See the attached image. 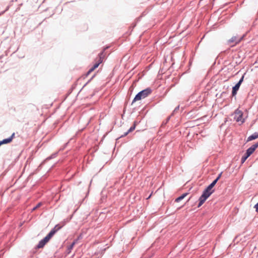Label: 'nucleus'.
Instances as JSON below:
<instances>
[{
    "label": "nucleus",
    "mask_w": 258,
    "mask_h": 258,
    "mask_svg": "<svg viewBox=\"0 0 258 258\" xmlns=\"http://www.w3.org/2000/svg\"><path fill=\"white\" fill-rule=\"evenodd\" d=\"M221 176V173L207 187V188L204 191L203 194L199 198V204L198 207H201L206 201V200L210 197V196L214 191L213 189V187L216 184L218 180L220 179Z\"/></svg>",
    "instance_id": "f257e3e1"
},
{
    "label": "nucleus",
    "mask_w": 258,
    "mask_h": 258,
    "mask_svg": "<svg viewBox=\"0 0 258 258\" xmlns=\"http://www.w3.org/2000/svg\"><path fill=\"white\" fill-rule=\"evenodd\" d=\"M56 226H55L53 229H52L51 231L49 233V234L39 242L37 246V248H41L43 247L45 244L49 241L50 238L53 236V235L55 234L57 230L59 228H58L57 229H56Z\"/></svg>",
    "instance_id": "f03ea898"
},
{
    "label": "nucleus",
    "mask_w": 258,
    "mask_h": 258,
    "mask_svg": "<svg viewBox=\"0 0 258 258\" xmlns=\"http://www.w3.org/2000/svg\"><path fill=\"white\" fill-rule=\"evenodd\" d=\"M152 92V90L150 88H147L144 90L138 93L134 98L132 103L137 101L141 100L142 99H144L148 96Z\"/></svg>",
    "instance_id": "7ed1b4c3"
},
{
    "label": "nucleus",
    "mask_w": 258,
    "mask_h": 258,
    "mask_svg": "<svg viewBox=\"0 0 258 258\" xmlns=\"http://www.w3.org/2000/svg\"><path fill=\"white\" fill-rule=\"evenodd\" d=\"M243 37L244 36L239 37L238 36H234L227 41V44L231 47L234 46L240 42L243 39Z\"/></svg>",
    "instance_id": "20e7f679"
},
{
    "label": "nucleus",
    "mask_w": 258,
    "mask_h": 258,
    "mask_svg": "<svg viewBox=\"0 0 258 258\" xmlns=\"http://www.w3.org/2000/svg\"><path fill=\"white\" fill-rule=\"evenodd\" d=\"M104 57V55L103 53V52H101L99 54V58L98 61L95 63V64H94V66L90 69V70L88 71L87 73L86 74V76H88L91 72H92L95 69L97 68L99 66V65L102 62L103 59Z\"/></svg>",
    "instance_id": "39448f33"
},
{
    "label": "nucleus",
    "mask_w": 258,
    "mask_h": 258,
    "mask_svg": "<svg viewBox=\"0 0 258 258\" xmlns=\"http://www.w3.org/2000/svg\"><path fill=\"white\" fill-rule=\"evenodd\" d=\"M234 118L236 122H240L241 123L244 122V119L243 118V113L241 111L236 109L234 112Z\"/></svg>",
    "instance_id": "423d86ee"
},
{
    "label": "nucleus",
    "mask_w": 258,
    "mask_h": 258,
    "mask_svg": "<svg viewBox=\"0 0 258 258\" xmlns=\"http://www.w3.org/2000/svg\"><path fill=\"white\" fill-rule=\"evenodd\" d=\"M244 76H243L239 82L234 86L232 88V96H235L237 94V91L238 90L242 82L243 81Z\"/></svg>",
    "instance_id": "0eeeda50"
},
{
    "label": "nucleus",
    "mask_w": 258,
    "mask_h": 258,
    "mask_svg": "<svg viewBox=\"0 0 258 258\" xmlns=\"http://www.w3.org/2000/svg\"><path fill=\"white\" fill-rule=\"evenodd\" d=\"M15 137V133H13L12 136L8 138L0 141V146L3 144H6L11 143Z\"/></svg>",
    "instance_id": "6e6552de"
},
{
    "label": "nucleus",
    "mask_w": 258,
    "mask_h": 258,
    "mask_svg": "<svg viewBox=\"0 0 258 258\" xmlns=\"http://www.w3.org/2000/svg\"><path fill=\"white\" fill-rule=\"evenodd\" d=\"M258 138V133H254L247 138V142L255 140Z\"/></svg>",
    "instance_id": "1a4fd4ad"
},
{
    "label": "nucleus",
    "mask_w": 258,
    "mask_h": 258,
    "mask_svg": "<svg viewBox=\"0 0 258 258\" xmlns=\"http://www.w3.org/2000/svg\"><path fill=\"white\" fill-rule=\"evenodd\" d=\"M187 194L186 193L182 194L181 196L176 198L175 201L176 202H179V201L183 199L187 196Z\"/></svg>",
    "instance_id": "9d476101"
},
{
    "label": "nucleus",
    "mask_w": 258,
    "mask_h": 258,
    "mask_svg": "<svg viewBox=\"0 0 258 258\" xmlns=\"http://www.w3.org/2000/svg\"><path fill=\"white\" fill-rule=\"evenodd\" d=\"M135 129V124L132 126L127 132L125 133L123 135H122L120 137H123L126 136L129 133L132 132Z\"/></svg>",
    "instance_id": "9b49d317"
},
{
    "label": "nucleus",
    "mask_w": 258,
    "mask_h": 258,
    "mask_svg": "<svg viewBox=\"0 0 258 258\" xmlns=\"http://www.w3.org/2000/svg\"><path fill=\"white\" fill-rule=\"evenodd\" d=\"M254 151H253L252 148L250 147L246 150V154H247L248 156H250L254 152Z\"/></svg>",
    "instance_id": "f8f14e48"
},
{
    "label": "nucleus",
    "mask_w": 258,
    "mask_h": 258,
    "mask_svg": "<svg viewBox=\"0 0 258 258\" xmlns=\"http://www.w3.org/2000/svg\"><path fill=\"white\" fill-rule=\"evenodd\" d=\"M258 147V142L255 143V144L253 145L251 147H250L251 148H252V149L253 150V151H255V150Z\"/></svg>",
    "instance_id": "ddd939ff"
},
{
    "label": "nucleus",
    "mask_w": 258,
    "mask_h": 258,
    "mask_svg": "<svg viewBox=\"0 0 258 258\" xmlns=\"http://www.w3.org/2000/svg\"><path fill=\"white\" fill-rule=\"evenodd\" d=\"M42 205V203H38L35 207H34L33 208V210H35L37 209H38V208H39Z\"/></svg>",
    "instance_id": "4468645a"
},
{
    "label": "nucleus",
    "mask_w": 258,
    "mask_h": 258,
    "mask_svg": "<svg viewBox=\"0 0 258 258\" xmlns=\"http://www.w3.org/2000/svg\"><path fill=\"white\" fill-rule=\"evenodd\" d=\"M76 241H74L72 244L71 245L69 246V249L70 250L73 249V248L74 247L75 244H76Z\"/></svg>",
    "instance_id": "2eb2a0df"
},
{
    "label": "nucleus",
    "mask_w": 258,
    "mask_h": 258,
    "mask_svg": "<svg viewBox=\"0 0 258 258\" xmlns=\"http://www.w3.org/2000/svg\"><path fill=\"white\" fill-rule=\"evenodd\" d=\"M246 159H246V158H245V157H244V156H243V157H242V158H241V163H243L245 161V160H246Z\"/></svg>",
    "instance_id": "dca6fc26"
},
{
    "label": "nucleus",
    "mask_w": 258,
    "mask_h": 258,
    "mask_svg": "<svg viewBox=\"0 0 258 258\" xmlns=\"http://www.w3.org/2000/svg\"><path fill=\"white\" fill-rule=\"evenodd\" d=\"M256 212H258V203L254 206Z\"/></svg>",
    "instance_id": "f3484780"
},
{
    "label": "nucleus",
    "mask_w": 258,
    "mask_h": 258,
    "mask_svg": "<svg viewBox=\"0 0 258 258\" xmlns=\"http://www.w3.org/2000/svg\"><path fill=\"white\" fill-rule=\"evenodd\" d=\"M244 157L246 158V159H247L248 157H249L250 156H248L247 154H246V153H245V155L243 156Z\"/></svg>",
    "instance_id": "a211bd4d"
}]
</instances>
